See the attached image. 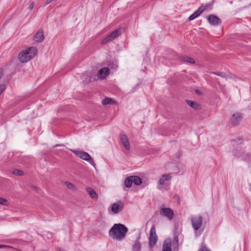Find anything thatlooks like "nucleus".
I'll return each instance as SVG.
<instances>
[{
  "label": "nucleus",
  "instance_id": "nucleus-20",
  "mask_svg": "<svg viewBox=\"0 0 251 251\" xmlns=\"http://www.w3.org/2000/svg\"><path fill=\"white\" fill-rule=\"evenodd\" d=\"M116 103L115 101L112 99L109 98H105L102 101V104L103 105H106L108 104H115Z\"/></svg>",
  "mask_w": 251,
  "mask_h": 251
},
{
  "label": "nucleus",
  "instance_id": "nucleus-31",
  "mask_svg": "<svg viewBox=\"0 0 251 251\" xmlns=\"http://www.w3.org/2000/svg\"><path fill=\"white\" fill-rule=\"evenodd\" d=\"M215 74H216L217 75L220 76V75H221L222 73L219 72V73H215Z\"/></svg>",
  "mask_w": 251,
  "mask_h": 251
},
{
  "label": "nucleus",
  "instance_id": "nucleus-17",
  "mask_svg": "<svg viewBox=\"0 0 251 251\" xmlns=\"http://www.w3.org/2000/svg\"><path fill=\"white\" fill-rule=\"evenodd\" d=\"M86 191H87V192L88 193V194H89V195L90 196V197L92 198V199H98V195L96 193V192H95V191L90 188V187H88L86 188Z\"/></svg>",
  "mask_w": 251,
  "mask_h": 251
},
{
  "label": "nucleus",
  "instance_id": "nucleus-14",
  "mask_svg": "<svg viewBox=\"0 0 251 251\" xmlns=\"http://www.w3.org/2000/svg\"><path fill=\"white\" fill-rule=\"evenodd\" d=\"M44 39V35L42 30H39L34 35L33 40L36 42H41Z\"/></svg>",
  "mask_w": 251,
  "mask_h": 251
},
{
  "label": "nucleus",
  "instance_id": "nucleus-13",
  "mask_svg": "<svg viewBox=\"0 0 251 251\" xmlns=\"http://www.w3.org/2000/svg\"><path fill=\"white\" fill-rule=\"evenodd\" d=\"M121 142L126 150H129L130 149L129 143L128 139L126 134H121L120 136Z\"/></svg>",
  "mask_w": 251,
  "mask_h": 251
},
{
  "label": "nucleus",
  "instance_id": "nucleus-6",
  "mask_svg": "<svg viewBox=\"0 0 251 251\" xmlns=\"http://www.w3.org/2000/svg\"><path fill=\"white\" fill-rule=\"evenodd\" d=\"M159 214L161 216L167 218L169 221H172L174 217V212L173 210L169 207L161 208Z\"/></svg>",
  "mask_w": 251,
  "mask_h": 251
},
{
  "label": "nucleus",
  "instance_id": "nucleus-34",
  "mask_svg": "<svg viewBox=\"0 0 251 251\" xmlns=\"http://www.w3.org/2000/svg\"><path fill=\"white\" fill-rule=\"evenodd\" d=\"M33 4H31V5H30V6L29 8H30V9L31 10H32V8H33Z\"/></svg>",
  "mask_w": 251,
  "mask_h": 251
},
{
  "label": "nucleus",
  "instance_id": "nucleus-8",
  "mask_svg": "<svg viewBox=\"0 0 251 251\" xmlns=\"http://www.w3.org/2000/svg\"><path fill=\"white\" fill-rule=\"evenodd\" d=\"M158 239L157 236L156 234L155 227L153 225L150 229V233L149 237V244L151 247H153L156 243Z\"/></svg>",
  "mask_w": 251,
  "mask_h": 251
},
{
  "label": "nucleus",
  "instance_id": "nucleus-1",
  "mask_svg": "<svg viewBox=\"0 0 251 251\" xmlns=\"http://www.w3.org/2000/svg\"><path fill=\"white\" fill-rule=\"evenodd\" d=\"M128 229L124 225L115 224L109 231V235L113 239L121 241L126 237Z\"/></svg>",
  "mask_w": 251,
  "mask_h": 251
},
{
  "label": "nucleus",
  "instance_id": "nucleus-21",
  "mask_svg": "<svg viewBox=\"0 0 251 251\" xmlns=\"http://www.w3.org/2000/svg\"><path fill=\"white\" fill-rule=\"evenodd\" d=\"M141 249V243L138 240H136L132 246L133 251H140Z\"/></svg>",
  "mask_w": 251,
  "mask_h": 251
},
{
  "label": "nucleus",
  "instance_id": "nucleus-3",
  "mask_svg": "<svg viewBox=\"0 0 251 251\" xmlns=\"http://www.w3.org/2000/svg\"><path fill=\"white\" fill-rule=\"evenodd\" d=\"M202 217L201 215L192 216L191 218L192 226L196 235L198 230L202 225Z\"/></svg>",
  "mask_w": 251,
  "mask_h": 251
},
{
  "label": "nucleus",
  "instance_id": "nucleus-12",
  "mask_svg": "<svg viewBox=\"0 0 251 251\" xmlns=\"http://www.w3.org/2000/svg\"><path fill=\"white\" fill-rule=\"evenodd\" d=\"M209 23L212 25H217L221 23V20L214 15H210L208 17Z\"/></svg>",
  "mask_w": 251,
  "mask_h": 251
},
{
  "label": "nucleus",
  "instance_id": "nucleus-29",
  "mask_svg": "<svg viewBox=\"0 0 251 251\" xmlns=\"http://www.w3.org/2000/svg\"><path fill=\"white\" fill-rule=\"evenodd\" d=\"M5 88H6V87L4 84H0V95L4 92Z\"/></svg>",
  "mask_w": 251,
  "mask_h": 251
},
{
  "label": "nucleus",
  "instance_id": "nucleus-26",
  "mask_svg": "<svg viewBox=\"0 0 251 251\" xmlns=\"http://www.w3.org/2000/svg\"><path fill=\"white\" fill-rule=\"evenodd\" d=\"M13 174L14 175H16L17 176H22L23 175V173L21 170H19L18 169H14L13 172Z\"/></svg>",
  "mask_w": 251,
  "mask_h": 251
},
{
  "label": "nucleus",
  "instance_id": "nucleus-15",
  "mask_svg": "<svg viewBox=\"0 0 251 251\" xmlns=\"http://www.w3.org/2000/svg\"><path fill=\"white\" fill-rule=\"evenodd\" d=\"M171 245V239H167L165 240L163 244L162 251H172Z\"/></svg>",
  "mask_w": 251,
  "mask_h": 251
},
{
  "label": "nucleus",
  "instance_id": "nucleus-4",
  "mask_svg": "<svg viewBox=\"0 0 251 251\" xmlns=\"http://www.w3.org/2000/svg\"><path fill=\"white\" fill-rule=\"evenodd\" d=\"M72 151L78 157L88 161L93 166H95L94 161L87 152L80 150H72Z\"/></svg>",
  "mask_w": 251,
  "mask_h": 251
},
{
  "label": "nucleus",
  "instance_id": "nucleus-28",
  "mask_svg": "<svg viewBox=\"0 0 251 251\" xmlns=\"http://www.w3.org/2000/svg\"><path fill=\"white\" fill-rule=\"evenodd\" d=\"M66 186L69 189L74 190L75 188V185L70 182H66Z\"/></svg>",
  "mask_w": 251,
  "mask_h": 251
},
{
  "label": "nucleus",
  "instance_id": "nucleus-5",
  "mask_svg": "<svg viewBox=\"0 0 251 251\" xmlns=\"http://www.w3.org/2000/svg\"><path fill=\"white\" fill-rule=\"evenodd\" d=\"M123 206V204L121 201L114 202L108 208V212L111 214H117L122 211Z\"/></svg>",
  "mask_w": 251,
  "mask_h": 251
},
{
  "label": "nucleus",
  "instance_id": "nucleus-36",
  "mask_svg": "<svg viewBox=\"0 0 251 251\" xmlns=\"http://www.w3.org/2000/svg\"><path fill=\"white\" fill-rule=\"evenodd\" d=\"M92 79V77H90L89 80H88V81H90L91 80V79Z\"/></svg>",
  "mask_w": 251,
  "mask_h": 251
},
{
  "label": "nucleus",
  "instance_id": "nucleus-35",
  "mask_svg": "<svg viewBox=\"0 0 251 251\" xmlns=\"http://www.w3.org/2000/svg\"><path fill=\"white\" fill-rule=\"evenodd\" d=\"M57 251H65L61 249H58Z\"/></svg>",
  "mask_w": 251,
  "mask_h": 251
},
{
  "label": "nucleus",
  "instance_id": "nucleus-38",
  "mask_svg": "<svg viewBox=\"0 0 251 251\" xmlns=\"http://www.w3.org/2000/svg\"><path fill=\"white\" fill-rule=\"evenodd\" d=\"M248 159L246 157L245 158V160H248Z\"/></svg>",
  "mask_w": 251,
  "mask_h": 251
},
{
  "label": "nucleus",
  "instance_id": "nucleus-7",
  "mask_svg": "<svg viewBox=\"0 0 251 251\" xmlns=\"http://www.w3.org/2000/svg\"><path fill=\"white\" fill-rule=\"evenodd\" d=\"M121 34L120 30L117 29L112 32L108 35L106 36L101 41L102 45L106 44L118 37Z\"/></svg>",
  "mask_w": 251,
  "mask_h": 251
},
{
  "label": "nucleus",
  "instance_id": "nucleus-10",
  "mask_svg": "<svg viewBox=\"0 0 251 251\" xmlns=\"http://www.w3.org/2000/svg\"><path fill=\"white\" fill-rule=\"evenodd\" d=\"M110 73V70L107 67H104L100 69L97 75L99 79H103L106 76L108 75Z\"/></svg>",
  "mask_w": 251,
  "mask_h": 251
},
{
  "label": "nucleus",
  "instance_id": "nucleus-23",
  "mask_svg": "<svg viewBox=\"0 0 251 251\" xmlns=\"http://www.w3.org/2000/svg\"><path fill=\"white\" fill-rule=\"evenodd\" d=\"M125 186L127 188H130L132 184V181L130 176L128 177L125 180Z\"/></svg>",
  "mask_w": 251,
  "mask_h": 251
},
{
  "label": "nucleus",
  "instance_id": "nucleus-9",
  "mask_svg": "<svg viewBox=\"0 0 251 251\" xmlns=\"http://www.w3.org/2000/svg\"><path fill=\"white\" fill-rule=\"evenodd\" d=\"M171 179V176L170 174H164L162 175L158 181V185L157 188L159 190L162 189V185L165 184L166 181L170 180Z\"/></svg>",
  "mask_w": 251,
  "mask_h": 251
},
{
  "label": "nucleus",
  "instance_id": "nucleus-2",
  "mask_svg": "<svg viewBox=\"0 0 251 251\" xmlns=\"http://www.w3.org/2000/svg\"><path fill=\"white\" fill-rule=\"evenodd\" d=\"M37 53V50L35 47H30L22 50L19 54L18 58L22 63H25L34 57Z\"/></svg>",
  "mask_w": 251,
  "mask_h": 251
},
{
  "label": "nucleus",
  "instance_id": "nucleus-11",
  "mask_svg": "<svg viewBox=\"0 0 251 251\" xmlns=\"http://www.w3.org/2000/svg\"><path fill=\"white\" fill-rule=\"evenodd\" d=\"M242 115L240 113H236L232 115L230 122L231 124L233 126L237 125L241 121Z\"/></svg>",
  "mask_w": 251,
  "mask_h": 251
},
{
  "label": "nucleus",
  "instance_id": "nucleus-37",
  "mask_svg": "<svg viewBox=\"0 0 251 251\" xmlns=\"http://www.w3.org/2000/svg\"><path fill=\"white\" fill-rule=\"evenodd\" d=\"M57 146H62V145H55V147H57Z\"/></svg>",
  "mask_w": 251,
  "mask_h": 251
},
{
  "label": "nucleus",
  "instance_id": "nucleus-16",
  "mask_svg": "<svg viewBox=\"0 0 251 251\" xmlns=\"http://www.w3.org/2000/svg\"><path fill=\"white\" fill-rule=\"evenodd\" d=\"M203 12V10L201 8H199L197 11H196L194 13L191 14L188 19L189 21H192L198 17Z\"/></svg>",
  "mask_w": 251,
  "mask_h": 251
},
{
  "label": "nucleus",
  "instance_id": "nucleus-32",
  "mask_svg": "<svg viewBox=\"0 0 251 251\" xmlns=\"http://www.w3.org/2000/svg\"><path fill=\"white\" fill-rule=\"evenodd\" d=\"M85 74H84L82 75V76H81L82 79L84 80V79H85Z\"/></svg>",
  "mask_w": 251,
  "mask_h": 251
},
{
  "label": "nucleus",
  "instance_id": "nucleus-33",
  "mask_svg": "<svg viewBox=\"0 0 251 251\" xmlns=\"http://www.w3.org/2000/svg\"><path fill=\"white\" fill-rule=\"evenodd\" d=\"M5 247H6V246H4V245H0V248H4Z\"/></svg>",
  "mask_w": 251,
  "mask_h": 251
},
{
  "label": "nucleus",
  "instance_id": "nucleus-24",
  "mask_svg": "<svg viewBox=\"0 0 251 251\" xmlns=\"http://www.w3.org/2000/svg\"><path fill=\"white\" fill-rule=\"evenodd\" d=\"M182 60L184 62L190 64H194L195 63L194 60L192 58L189 57L188 56L182 57Z\"/></svg>",
  "mask_w": 251,
  "mask_h": 251
},
{
  "label": "nucleus",
  "instance_id": "nucleus-22",
  "mask_svg": "<svg viewBox=\"0 0 251 251\" xmlns=\"http://www.w3.org/2000/svg\"><path fill=\"white\" fill-rule=\"evenodd\" d=\"M173 246L175 250H178L179 248L178 237L177 236L174 237L173 240Z\"/></svg>",
  "mask_w": 251,
  "mask_h": 251
},
{
  "label": "nucleus",
  "instance_id": "nucleus-30",
  "mask_svg": "<svg viewBox=\"0 0 251 251\" xmlns=\"http://www.w3.org/2000/svg\"><path fill=\"white\" fill-rule=\"evenodd\" d=\"M199 251H210L208 249L205 245H203L201 247Z\"/></svg>",
  "mask_w": 251,
  "mask_h": 251
},
{
  "label": "nucleus",
  "instance_id": "nucleus-27",
  "mask_svg": "<svg viewBox=\"0 0 251 251\" xmlns=\"http://www.w3.org/2000/svg\"><path fill=\"white\" fill-rule=\"evenodd\" d=\"M186 101H187V103L189 106H190L191 107L194 108H196V106L197 105V104L195 102H194L192 100H187Z\"/></svg>",
  "mask_w": 251,
  "mask_h": 251
},
{
  "label": "nucleus",
  "instance_id": "nucleus-18",
  "mask_svg": "<svg viewBox=\"0 0 251 251\" xmlns=\"http://www.w3.org/2000/svg\"><path fill=\"white\" fill-rule=\"evenodd\" d=\"M130 178L132 179V183L134 184L139 186L142 183V179L137 176H131Z\"/></svg>",
  "mask_w": 251,
  "mask_h": 251
},
{
  "label": "nucleus",
  "instance_id": "nucleus-19",
  "mask_svg": "<svg viewBox=\"0 0 251 251\" xmlns=\"http://www.w3.org/2000/svg\"><path fill=\"white\" fill-rule=\"evenodd\" d=\"M213 4V2H209L206 3L205 5H201L199 7L200 8H201L203 10V12L206 10H211L212 8V5Z\"/></svg>",
  "mask_w": 251,
  "mask_h": 251
},
{
  "label": "nucleus",
  "instance_id": "nucleus-25",
  "mask_svg": "<svg viewBox=\"0 0 251 251\" xmlns=\"http://www.w3.org/2000/svg\"><path fill=\"white\" fill-rule=\"evenodd\" d=\"M0 204L2 205H8V201L7 200L0 197Z\"/></svg>",
  "mask_w": 251,
  "mask_h": 251
}]
</instances>
